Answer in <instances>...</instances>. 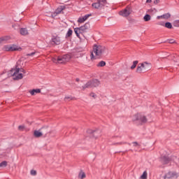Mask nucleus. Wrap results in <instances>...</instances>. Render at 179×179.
<instances>
[{"label":"nucleus","mask_w":179,"mask_h":179,"mask_svg":"<svg viewBox=\"0 0 179 179\" xmlns=\"http://www.w3.org/2000/svg\"><path fill=\"white\" fill-rule=\"evenodd\" d=\"M93 136L95 138V139H98V138H100L101 136V131L98 130L93 132Z\"/></svg>","instance_id":"nucleus-15"},{"label":"nucleus","mask_w":179,"mask_h":179,"mask_svg":"<svg viewBox=\"0 0 179 179\" xmlns=\"http://www.w3.org/2000/svg\"><path fill=\"white\" fill-rule=\"evenodd\" d=\"M90 16H92V14H87V15H85L84 17H83L84 22H85V20H87V19L90 17Z\"/></svg>","instance_id":"nucleus-29"},{"label":"nucleus","mask_w":179,"mask_h":179,"mask_svg":"<svg viewBox=\"0 0 179 179\" xmlns=\"http://www.w3.org/2000/svg\"><path fill=\"white\" fill-rule=\"evenodd\" d=\"M19 62H20L18 61L17 62L15 69H11L8 73H4L3 74H1V78H2V76H4V78H3L4 80L8 78H10V76H14L16 80L23 79V73H26V71L19 67Z\"/></svg>","instance_id":"nucleus-1"},{"label":"nucleus","mask_w":179,"mask_h":179,"mask_svg":"<svg viewBox=\"0 0 179 179\" xmlns=\"http://www.w3.org/2000/svg\"><path fill=\"white\" fill-rule=\"evenodd\" d=\"M34 135L36 138H40V136H43V133H41L40 131H34Z\"/></svg>","instance_id":"nucleus-18"},{"label":"nucleus","mask_w":179,"mask_h":179,"mask_svg":"<svg viewBox=\"0 0 179 179\" xmlns=\"http://www.w3.org/2000/svg\"><path fill=\"white\" fill-rule=\"evenodd\" d=\"M131 8L129 6L126 7L124 10H122L121 11L119 12V15L120 16H122L123 17H128L131 15Z\"/></svg>","instance_id":"nucleus-11"},{"label":"nucleus","mask_w":179,"mask_h":179,"mask_svg":"<svg viewBox=\"0 0 179 179\" xmlns=\"http://www.w3.org/2000/svg\"><path fill=\"white\" fill-rule=\"evenodd\" d=\"M152 2V0H147L146 3H150Z\"/></svg>","instance_id":"nucleus-41"},{"label":"nucleus","mask_w":179,"mask_h":179,"mask_svg":"<svg viewBox=\"0 0 179 179\" xmlns=\"http://www.w3.org/2000/svg\"><path fill=\"white\" fill-rule=\"evenodd\" d=\"M139 62L138 60H136L133 62V65L131 66V69H135L136 68V65H138Z\"/></svg>","instance_id":"nucleus-23"},{"label":"nucleus","mask_w":179,"mask_h":179,"mask_svg":"<svg viewBox=\"0 0 179 179\" xmlns=\"http://www.w3.org/2000/svg\"><path fill=\"white\" fill-rule=\"evenodd\" d=\"M78 22V23H83L85 22V20H83V17H79Z\"/></svg>","instance_id":"nucleus-32"},{"label":"nucleus","mask_w":179,"mask_h":179,"mask_svg":"<svg viewBox=\"0 0 179 179\" xmlns=\"http://www.w3.org/2000/svg\"><path fill=\"white\" fill-rule=\"evenodd\" d=\"M62 42V40H61V37L58 36H54L52 38V43L55 44V45H59Z\"/></svg>","instance_id":"nucleus-12"},{"label":"nucleus","mask_w":179,"mask_h":179,"mask_svg":"<svg viewBox=\"0 0 179 179\" xmlns=\"http://www.w3.org/2000/svg\"><path fill=\"white\" fill-rule=\"evenodd\" d=\"M165 27H166V29H173V24H171V22H166L165 23Z\"/></svg>","instance_id":"nucleus-26"},{"label":"nucleus","mask_w":179,"mask_h":179,"mask_svg":"<svg viewBox=\"0 0 179 179\" xmlns=\"http://www.w3.org/2000/svg\"><path fill=\"white\" fill-rule=\"evenodd\" d=\"M76 80H77V82H79V78H77Z\"/></svg>","instance_id":"nucleus-43"},{"label":"nucleus","mask_w":179,"mask_h":179,"mask_svg":"<svg viewBox=\"0 0 179 179\" xmlns=\"http://www.w3.org/2000/svg\"><path fill=\"white\" fill-rule=\"evenodd\" d=\"M133 145L134 146L136 147V146H140L139 143H138V142H133Z\"/></svg>","instance_id":"nucleus-36"},{"label":"nucleus","mask_w":179,"mask_h":179,"mask_svg":"<svg viewBox=\"0 0 179 179\" xmlns=\"http://www.w3.org/2000/svg\"><path fill=\"white\" fill-rule=\"evenodd\" d=\"M78 178H80V179L86 178V173H85L83 171H81L78 174Z\"/></svg>","instance_id":"nucleus-19"},{"label":"nucleus","mask_w":179,"mask_h":179,"mask_svg":"<svg viewBox=\"0 0 179 179\" xmlns=\"http://www.w3.org/2000/svg\"><path fill=\"white\" fill-rule=\"evenodd\" d=\"M177 157H163L161 159L162 164L165 166V164H169V163H171V162H174Z\"/></svg>","instance_id":"nucleus-10"},{"label":"nucleus","mask_w":179,"mask_h":179,"mask_svg":"<svg viewBox=\"0 0 179 179\" xmlns=\"http://www.w3.org/2000/svg\"><path fill=\"white\" fill-rule=\"evenodd\" d=\"M3 51H22V48L16 45H6L3 48Z\"/></svg>","instance_id":"nucleus-6"},{"label":"nucleus","mask_w":179,"mask_h":179,"mask_svg":"<svg viewBox=\"0 0 179 179\" xmlns=\"http://www.w3.org/2000/svg\"><path fill=\"white\" fill-rule=\"evenodd\" d=\"M19 131H23L24 129V127L23 125H20L18 127Z\"/></svg>","instance_id":"nucleus-34"},{"label":"nucleus","mask_w":179,"mask_h":179,"mask_svg":"<svg viewBox=\"0 0 179 179\" xmlns=\"http://www.w3.org/2000/svg\"><path fill=\"white\" fill-rule=\"evenodd\" d=\"M20 28V27L19 26V24H15V30H17Z\"/></svg>","instance_id":"nucleus-39"},{"label":"nucleus","mask_w":179,"mask_h":179,"mask_svg":"<svg viewBox=\"0 0 179 179\" xmlns=\"http://www.w3.org/2000/svg\"><path fill=\"white\" fill-rule=\"evenodd\" d=\"M162 167H164V166H162Z\"/></svg>","instance_id":"nucleus-44"},{"label":"nucleus","mask_w":179,"mask_h":179,"mask_svg":"<svg viewBox=\"0 0 179 179\" xmlns=\"http://www.w3.org/2000/svg\"><path fill=\"white\" fill-rule=\"evenodd\" d=\"M107 49L106 47L101 45H94L93 50L91 52V59H97V58H101L103 55L106 53Z\"/></svg>","instance_id":"nucleus-2"},{"label":"nucleus","mask_w":179,"mask_h":179,"mask_svg":"<svg viewBox=\"0 0 179 179\" xmlns=\"http://www.w3.org/2000/svg\"><path fill=\"white\" fill-rule=\"evenodd\" d=\"M72 33H73V31L72 29H69L67 34H66V36L67 37H71V36H72Z\"/></svg>","instance_id":"nucleus-30"},{"label":"nucleus","mask_w":179,"mask_h":179,"mask_svg":"<svg viewBox=\"0 0 179 179\" xmlns=\"http://www.w3.org/2000/svg\"><path fill=\"white\" fill-rule=\"evenodd\" d=\"M65 99H71V97L66 96Z\"/></svg>","instance_id":"nucleus-42"},{"label":"nucleus","mask_w":179,"mask_h":179,"mask_svg":"<svg viewBox=\"0 0 179 179\" xmlns=\"http://www.w3.org/2000/svg\"><path fill=\"white\" fill-rule=\"evenodd\" d=\"M71 59V55H64L63 56H59L57 58L53 57L52 58V62L54 64H66V62H69Z\"/></svg>","instance_id":"nucleus-4"},{"label":"nucleus","mask_w":179,"mask_h":179,"mask_svg":"<svg viewBox=\"0 0 179 179\" xmlns=\"http://www.w3.org/2000/svg\"><path fill=\"white\" fill-rule=\"evenodd\" d=\"M90 97H93V99H96V97H97V95H96V94H94V92H91L90 94Z\"/></svg>","instance_id":"nucleus-31"},{"label":"nucleus","mask_w":179,"mask_h":179,"mask_svg":"<svg viewBox=\"0 0 179 179\" xmlns=\"http://www.w3.org/2000/svg\"><path fill=\"white\" fill-rule=\"evenodd\" d=\"M8 166V162L6 161H3L2 162L0 163V167H6Z\"/></svg>","instance_id":"nucleus-24"},{"label":"nucleus","mask_w":179,"mask_h":179,"mask_svg":"<svg viewBox=\"0 0 179 179\" xmlns=\"http://www.w3.org/2000/svg\"><path fill=\"white\" fill-rule=\"evenodd\" d=\"M100 85V81L99 80H92L88 81L84 86H83V90H85V89H89L90 87H97Z\"/></svg>","instance_id":"nucleus-5"},{"label":"nucleus","mask_w":179,"mask_h":179,"mask_svg":"<svg viewBox=\"0 0 179 179\" xmlns=\"http://www.w3.org/2000/svg\"><path fill=\"white\" fill-rule=\"evenodd\" d=\"M134 121H139L140 122L145 124V122H148V119L143 114L138 113L134 115Z\"/></svg>","instance_id":"nucleus-8"},{"label":"nucleus","mask_w":179,"mask_h":179,"mask_svg":"<svg viewBox=\"0 0 179 179\" xmlns=\"http://www.w3.org/2000/svg\"><path fill=\"white\" fill-rule=\"evenodd\" d=\"M34 54H36V52H34L27 54V56H28V57H33V55H34Z\"/></svg>","instance_id":"nucleus-38"},{"label":"nucleus","mask_w":179,"mask_h":179,"mask_svg":"<svg viewBox=\"0 0 179 179\" xmlns=\"http://www.w3.org/2000/svg\"><path fill=\"white\" fill-rule=\"evenodd\" d=\"M143 19H144V21H145V22H149V20H150L152 19V17H150V15L146 14V15L144 16Z\"/></svg>","instance_id":"nucleus-20"},{"label":"nucleus","mask_w":179,"mask_h":179,"mask_svg":"<svg viewBox=\"0 0 179 179\" xmlns=\"http://www.w3.org/2000/svg\"><path fill=\"white\" fill-rule=\"evenodd\" d=\"M98 67H103V66H106V62L104 61H101L98 64H97Z\"/></svg>","instance_id":"nucleus-25"},{"label":"nucleus","mask_w":179,"mask_h":179,"mask_svg":"<svg viewBox=\"0 0 179 179\" xmlns=\"http://www.w3.org/2000/svg\"><path fill=\"white\" fill-rule=\"evenodd\" d=\"M155 5H157V3H160V0H155L154 1Z\"/></svg>","instance_id":"nucleus-37"},{"label":"nucleus","mask_w":179,"mask_h":179,"mask_svg":"<svg viewBox=\"0 0 179 179\" xmlns=\"http://www.w3.org/2000/svg\"><path fill=\"white\" fill-rule=\"evenodd\" d=\"M127 143L123 142V143H117V145H125Z\"/></svg>","instance_id":"nucleus-40"},{"label":"nucleus","mask_w":179,"mask_h":179,"mask_svg":"<svg viewBox=\"0 0 179 179\" xmlns=\"http://www.w3.org/2000/svg\"><path fill=\"white\" fill-rule=\"evenodd\" d=\"M171 17V15H170V13H166V14H164L162 15H159L157 17V19L160 20V19H170V17Z\"/></svg>","instance_id":"nucleus-14"},{"label":"nucleus","mask_w":179,"mask_h":179,"mask_svg":"<svg viewBox=\"0 0 179 179\" xmlns=\"http://www.w3.org/2000/svg\"><path fill=\"white\" fill-rule=\"evenodd\" d=\"M152 69V63L148 62H143L138 64L136 69V73H142L143 72H148Z\"/></svg>","instance_id":"nucleus-3"},{"label":"nucleus","mask_w":179,"mask_h":179,"mask_svg":"<svg viewBox=\"0 0 179 179\" xmlns=\"http://www.w3.org/2000/svg\"><path fill=\"white\" fill-rule=\"evenodd\" d=\"M8 40H10V36H2L0 38V41H8Z\"/></svg>","instance_id":"nucleus-21"},{"label":"nucleus","mask_w":179,"mask_h":179,"mask_svg":"<svg viewBox=\"0 0 179 179\" xmlns=\"http://www.w3.org/2000/svg\"><path fill=\"white\" fill-rule=\"evenodd\" d=\"M87 29V24H85L84 26H82L78 28H75L74 31H75L77 37H78V38H80V34L85 33V31H86Z\"/></svg>","instance_id":"nucleus-9"},{"label":"nucleus","mask_w":179,"mask_h":179,"mask_svg":"<svg viewBox=\"0 0 179 179\" xmlns=\"http://www.w3.org/2000/svg\"><path fill=\"white\" fill-rule=\"evenodd\" d=\"M20 33L22 36H28L29 31L26 28H21L20 30Z\"/></svg>","instance_id":"nucleus-16"},{"label":"nucleus","mask_w":179,"mask_h":179,"mask_svg":"<svg viewBox=\"0 0 179 179\" xmlns=\"http://www.w3.org/2000/svg\"><path fill=\"white\" fill-rule=\"evenodd\" d=\"M141 179H146L148 178V172L144 171L142 176H141Z\"/></svg>","instance_id":"nucleus-27"},{"label":"nucleus","mask_w":179,"mask_h":179,"mask_svg":"<svg viewBox=\"0 0 179 179\" xmlns=\"http://www.w3.org/2000/svg\"><path fill=\"white\" fill-rule=\"evenodd\" d=\"M101 2H103L102 0H97L96 3H93L92 4V8H94L95 9H99V8L103 6V5H101Z\"/></svg>","instance_id":"nucleus-13"},{"label":"nucleus","mask_w":179,"mask_h":179,"mask_svg":"<svg viewBox=\"0 0 179 179\" xmlns=\"http://www.w3.org/2000/svg\"><path fill=\"white\" fill-rule=\"evenodd\" d=\"M90 16H92V14H87V15H85L84 17H83L84 22H85V20H87V19L90 17Z\"/></svg>","instance_id":"nucleus-28"},{"label":"nucleus","mask_w":179,"mask_h":179,"mask_svg":"<svg viewBox=\"0 0 179 179\" xmlns=\"http://www.w3.org/2000/svg\"><path fill=\"white\" fill-rule=\"evenodd\" d=\"M61 12H62V8H58L56 10L55 13L53 15H52V16L54 17V16H55V15H58V14L61 13Z\"/></svg>","instance_id":"nucleus-22"},{"label":"nucleus","mask_w":179,"mask_h":179,"mask_svg":"<svg viewBox=\"0 0 179 179\" xmlns=\"http://www.w3.org/2000/svg\"><path fill=\"white\" fill-rule=\"evenodd\" d=\"M31 176H36L37 174V171H36L35 170H31Z\"/></svg>","instance_id":"nucleus-33"},{"label":"nucleus","mask_w":179,"mask_h":179,"mask_svg":"<svg viewBox=\"0 0 179 179\" xmlns=\"http://www.w3.org/2000/svg\"><path fill=\"white\" fill-rule=\"evenodd\" d=\"M164 179H176L178 178V173L174 171H170L164 176Z\"/></svg>","instance_id":"nucleus-7"},{"label":"nucleus","mask_w":179,"mask_h":179,"mask_svg":"<svg viewBox=\"0 0 179 179\" xmlns=\"http://www.w3.org/2000/svg\"><path fill=\"white\" fill-rule=\"evenodd\" d=\"M30 94L31 96H34V94H37V93H41V90L40 89H35L29 91Z\"/></svg>","instance_id":"nucleus-17"},{"label":"nucleus","mask_w":179,"mask_h":179,"mask_svg":"<svg viewBox=\"0 0 179 179\" xmlns=\"http://www.w3.org/2000/svg\"><path fill=\"white\" fill-rule=\"evenodd\" d=\"M168 43H169V44H174L175 41L173 40V39H169V40L168 41Z\"/></svg>","instance_id":"nucleus-35"}]
</instances>
